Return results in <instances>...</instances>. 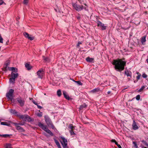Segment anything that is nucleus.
<instances>
[{"label":"nucleus","instance_id":"de8ad7c7","mask_svg":"<svg viewBox=\"0 0 148 148\" xmlns=\"http://www.w3.org/2000/svg\"><path fill=\"white\" fill-rule=\"evenodd\" d=\"M78 0L79 1V3H80L81 4H84L85 6H87L86 4L85 3H84L83 2V1H82V2L80 0Z\"/></svg>","mask_w":148,"mask_h":148},{"label":"nucleus","instance_id":"bb28decb","mask_svg":"<svg viewBox=\"0 0 148 148\" xmlns=\"http://www.w3.org/2000/svg\"><path fill=\"white\" fill-rule=\"evenodd\" d=\"M61 92L60 90H58L57 91V95L58 97H60L61 95Z\"/></svg>","mask_w":148,"mask_h":148},{"label":"nucleus","instance_id":"6e6552de","mask_svg":"<svg viewBox=\"0 0 148 148\" xmlns=\"http://www.w3.org/2000/svg\"><path fill=\"white\" fill-rule=\"evenodd\" d=\"M44 118L45 122L48 126L52 123L51 119L48 116H45Z\"/></svg>","mask_w":148,"mask_h":148},{"label":"nucleus","instance_id":"dca6fc26","mask_svg":"<svg viewBox=\"0 0 148 148\" xmlns=\"http://www.w3.org/2000/svg\"><path fill=\"white\" fill-rule=\"evenodd\" d=\"M25 67L27 69V70H31L32 67L30 65V64L28 63H26L25 64Z\"/></svg>","mask_w":148,"mask_h":148},{"label":"nucleus","instance_id":"f03ea898","mask_svg":"<svg viewBox=\"0 0 148 148\" xmlns=\"http://www.w3.org/2000/svg\"><path fill=\"white\" fill-rule=\"evenodd\" d=\"M101 19L97 16H95L94 21L97 24V26L101 28L102 30H106L107 26L104 25V24L102 23L100 21Z\"/></svg>","mask_w":148,"mask_h":148},{"label":"nucleus","instance_id":"4be33fe9","mask_svg":"<svg viewBox=\"0 0 148 148\" xmlns=\"http://www.w3.org/2000/svg\"><path fill=\"white\" fill-rule=\"evenodd\" d=\"M124 74L126 75L127 77H130V78L132 77L131 75L129 73L128 70H127V71H125Z\"/></svg>","mask_w":148,"mask_h":148},{"label":"nucleus","instance_id":"774afa93","mask_svg":"<svg viewBox=\"0 0 148 148\" xmlns=\"http://www.w3.org/2000/svg\"><path fill=\"white\" fill-rule=\"evenodd\" d=\"M134 82L135 83L136 82V81H134Z\"/></svg>","mask_w":148,"mask_h":148},{"label":"nucleus","instance_id":"a18cd8bd","mask_svg":"<svg viewBox=\"0 0 148 148\" xmlns=\"http://www.w3.org/2000/svg\"><path fill=\"white\" fill-rule=\"evenodd\" d=\"M37 115L39 117H41L42 116V113L40 112L39 113H38L37 114Z\"/></svg>","mask_w":148,"mask_h":148},{"label":"nucleus","instance_id":"37998d69","mask_svg":"<svg viewBox=\"0 0 148 148\" xmlns=\"http://www.w3.org/2000/svg\"><path fill=\"white\" fill-rule=\"evenodd\" d=\"M49 127H51L52 129H54L55 128L54 126L52 123L51 125H50L49 126H48Z\"/></svg>","mask_w":148,"mask_h":148},{"label":"nucleus","instance_id":"aec40b11","mask_svg":"<svg viewBox=\"0 0 148 148\" xmlns=\"http://www.w3.org/2000/svg\"><path fill=\"white\" fill-rule=\"evenodd\" d=\"M25 121H32V119L30 118V117L27 115H26V117L25 118Z\"/></svg>","mask_w":148,"mask_h":148},{"label":"nucleus","instance_id":"9b49d317","mask_svg":"<svg viewBox=\"0 0 148 148\" xmlns=\"http://www.w3.org/2000/svg\"><path fill=\"white\" fill-rule=\"evenodd\" d=\"M38 125L40 127L45 131V130H46L47 129V125H43V124L42 123L40 122L38 123Z\"/></svg>","mask_w":148,"mask_h":148},{"label":"nucleus","instance_id":"4d7b16f0","mask_svg":"<svg viewBox=\"0 0 148 148\" xmlns=\"http://www.w3.org/2000/svg\"><path fill=\"white\" fill-rule=\"evenodd\" d=\"M119 148H122L121 147L120 145H118V146H117Z\"/></svg>","mask_w":148,"mask_h":148},{"label":"nucleus","instance_id":"4c0bfd02","mask_svg":"<svg viewBox=\"0 0 148 148\" xmlns=\"http://www.w3.org/2000/svg\"><path fill=\"white\" fill-rule=\"evenodd\" d=\"M54 139V141L57 145H58L60 144L59 142L58 141V140H57L56 139Z\"/></svg>","mask_w":148,"mask_h":148},{"label":"nucleus","instance_id":"58836bf2","mask_svg":"<svg viewBox=\"0 0 148 148\" xmlns=\"http://www.w3.org/2000/svg\"><path fill=\"white\" fill-rule=\"evenodd\" d=\"M10 63L9 61L8 60L6 62L4 65L8 66L10 64Z\"/></svg>","mask_w":148,"mask_h":148},{"label":"nucleus","instance_id":"e433bc0d","mask_svg":"<svg viewBox=\"0 0 148 148\" xmlns=\"http://www.w3.org/2000/svg\"><path fill=\"white\" fill-rule=\"evenodd\" d=\"M75 82L77 83L79 85H82V84L81 82L79 81H75Z\"/></svg>","mask_w":148,"mask_h":148},{"label":"nucleus","instance_id":"c03bdc74","mask_svg":"<svg viewBox=\"0 0 148 148\" xmlns=\"http://www.w3.org/2000/svg\"><path fill=\"white\" fill-rule=\"evenodd\" d=\"M29 0H24L23 3L25 4H27L28 3Z\"/></svg>","mask_w":148,"mask_h":148},{"label":"nucleus","instance_id":"ddd939ff","mask_svg":"<svg viewBox=\"0 0 148 148\" xmlns=\"http://www.w3.org/2000/svg\"><path fill=\"white\" fill-rule=\"evenodd\" d=\"M63 94L64 95V97L67 99L69 100L71 99L70 98L69 96L66 94V92L65 91H63Z\"/></svg>","mask_w":148,"mask_h":148},{"label":"nucleus","instance_id":"bf43d9fd","mask_svg":"<svg viewBox=\"0 0 148 148\" xmlns=\"http://www.w3.org/2000/svg\"><path fill=\"white\" fill-rule=\"evenodd\" d=\"M77 43L78 44H79V45L80 44H82V42H78Z\"/></svg>","mask_w":148,"mask_h":148},{"label":"nucleus","instance_id":"ea45409f","mask_svg":"<svg viewBox=\"0 0 148 148\" xmlns=\"http://www.w3.org/2000/svg\"><path fill=\"white\" fill-rule=\"evenodd\" d=\"M140 95H138L136 96V99L137 100H139L140 98Z\"/></svg>","mask_w":148,"mask_h":148},{"label":"nucleus","instance_id":"b1692460","mask_svg":"<svg viewBox=\"0 0 148 148\" xmlns=\"http://www.w3.org/2000/svg\"><path fill=\"white\" fill-rule=\"evenodd\" d=\"M26 115H21L19 116L20 118L22 119L23 121L25 120V117Z\"/></svg>","mask_w":148,"mask_h":148},{"label":"nucleus","instance_id":"4468645a","mask_svg":"<svg viewBox=\"0 0 148 148\" xmlns=\"http://www.w3.org/2000/svg\"><path fill=\"white\" fill-rule=\"evenodd\" d=\"M16 127V129L19 131L20 132H24L25 131V130L23 129V128L20 127L19 125L18 126H15Z\"/></svg>","mask_w":148,"mask_h":148},{"label":"nucleus","instance_id":"5fc2aeb1","mask_svg":"<svg viewBox=\"0 0 148 148\" xmlns=\"http://www.w3.org/2000/svg\"><path fill=\"white\" fill-rule=\"evenodd\" d=\"M57 147H58V148H62L60 144L58 145H57Z\"/></svg>","mask_w":148,"mask_h":148},{"label":"nucleus","instance_id":"603ef678","mask_svg":"<svg viewBox=\"0 0 148 148\" xmlns=\"http://www.w3.org/2000/svg\"><path fill=\"white\" fill-rule=\"evenodd\" d=\"M116 141L114 139H112L111 140V142L115 143Z\"/></svg>","mask_w":148,"mask_h":148},{"label":"nucleus","instance_id":"393cba45","mask_svg":"<svg viewBox=\"0 0 148 148\" xmlns=\"http://www.w3.org/2000/svg\"><path fill=\"white\" fill-rule=\"evenodd\" d=\"M86 60L88 62H92V58H90L89 57L87 58Z\"/></svg>","mask_w":148,"mask_h":148},{"label":"nucleus","instance_id":"a878e982","mask_svg":"<svg viewBox=\"0 0 148 148\" xmlns=\"http://www.w3.org/2000/svg\"><path fill=\"white\" fill-rule=\"evenodd\" d=\"M146 41V36H144L142 38L141 42L142 44H143V42H145Z\"/></svg>","mask_w":148,"mask_h":148},{"label":"nucleus","instance_id":"c756f323","mask_svg":"<svg viewBox=\"0 0 148 148\" xmlns=\"http://www.w3.org/2000/svg\"><path fill=\"white\" fill-rule=\"evenodd\" d=\"M10 112L11 113L13 114H15L17 113L16 111L14 110L11 109Z\"/></svg>","mask_w":148,"mask_h":148},{"label":"nucleus","instance_id":"0eeeda50","mask_svg":"<svg viewBox=\"0 0 148 148\" xmlns=\"http://www.w3.org/2000/svg\"><path fill=\"white\" fill-rule=\"evenodd\" d=\"M14 92V90L12 89L9 90L8 92L6 94V97L8 99L12 100V95Z\"/></svg>","mask_w":148,"mask_h":148},{"label":"nucleus","instance_id":"5701e85b","mask_svg":"<svg viewBox=\"0 0 148 148\" xmlns=\"http://www.w3.org/2000/svg\"><path fill=\"white\" fill-rule=\"evenodd\" d=\"M1 125H7L8 126H9L10 125V124L6 122H1Z\"/></svg>","mask_w":148,"mask_h":148},{"label":"nucleus","instance_id":"72a5a7b5","mask_svg":"<svg viewBox=\"0 0 148 148\" xmlns=\"http://www.w3.org/2000/svg\"><path fill=\"white\" fill-rule=\"evenodd\" d=\"M5 148H12L10 144H7L5 145Z\"/></svg>","mask_w":148,"mask_h":148},{"label":"nucleus","instance_id":"423d86ee","mask_svg":"<svg viewBox=\"0 0 148 148\" xmlns=\"http://www.w3.org/2000/svg\"><path fill=\"white\" fill-rule=\"evenodd\" d=\"M16 100L18 104L21 107L23 106L25 104V99L20 96H19L16 99Z\"/></svg>","mask_w":148,"mask_h":148},{"label":"nucleus","instance_id":"052dcab7","mask_svg":"<svg viewBox=\"0 0 148 148\" xmlns=\"http://www.w3.org/2000/svg\"><path fill=\"white\" fill-rule=\"evenodd\" d=\"M79 44H78L77 43V47H79Z\"/></svg>","mask_w":148,"mask_h":148},{"label":"nucleus","instance_id":"cd10ccee","mask_svg":"<svg viewBox=\"0 0 148 148\" xmlns=\"http://www.w3.org/2000/svg\"><path fill=\"white\" fill-rule=\"evenodd\" d=\"M25 123H14V124L15 126H18V125H23Z\"/></svg>","mask_w":148,"mask_h":148},{"label":"nucleus","instance_id":"1a4fd4ad","mask_svg":"<svg viewBox=\"0 0 148 148\" xmlns=\"http://www.w3.org/2000/svg\"><path fill=\"white\" fill-rule=\"evenodd\" d=\"M44 74V72L42 70H39L37 72V74L38 76V77L39 78L42 79Z\"/></svg>","mask_w":148,"mask_h":148},{"label":"nucleus","instance_id":"c85d7f7f","mask_svg":"<svg viewBox=\"0 0 148 148\" xmlns=\"http://www.w3.org/2000/svg\"><path fill=\"white\" fill-rule=\"evenodd\" d=\"M69 128L70 129H71V130H73L75 129V127L73 126L72 124H70L69 125Z\"/></svg>","mask_w":148,"mask_h":148},{"label":"nucleus","instance_id":"49530a36","mask_svg":"<svg viewBox=\"0 0 148 148\" xmlns=\"http://www.w3.org/2000/svg\"><path fill=\"white\" fill-rule=\"evenodd\" d=\"M142 77L144 78H146L147 77V75L145 73H144L142 75Z\"/></svg>","mask_w":148,"mask_h":148},{"label":"nucleus","instance_id":"0e129e2a","mask_svg":"<svg viewBox=\"0 0 148 148\" xmlns=\"http://www.w3.org/2000/svg\"><path fill=\"white\" fill-rule=\"evenodd\" d=\"M142 147L143 148H147V147H144V146Z\"/></svg>","mask_w":148,"mask_h":148},{"label":"nucleus","instance_id":"2f4dec72","mask_svg":"<svg viewBox=\"0 0 148 148\" xmlns=\"http://www.w3.org/2000/svg\"><path fill=\"white\" fill-rule=\"evenodd\" d=\"M136 73L138 74V75L136 77L138 81L140 79V77L141 76V74L138 72H137Z\"/></svg>","mask_w":148,"mask_h":148},{"label":"nucleus","instance_id":"a19ab883","mask_svg":"<svg viewBox=\"0 0 148 148\" xmlns=\"http://www.w3.org/2000/svg\"><path fill=\"white\" fill-rule=\"evenodd\" d=\"M70 133L71 135H75V134L73 130H70Z\"/></svg>","mask_w":148,"mask_h":148},{"label":"nucleus","instance_id":"09e8293b","mask_svg":"<svg viewBox=\"0 0 148 148\" xmlns=\"http://www.w3.org/2000/svg\"><path fill=\"white\" fill-rule=\"evenodd\" d=\"M77 18L79 20H80L81 18V16L79 14L77 16H76Z\"/></svg>","mask_w":148,"mask_h":148},{"label":"nucleus","instance_id":"20e7f679","mask_svg":"<svg viewBox=\"0 0 148 148\" xmlns=\"http://www.w3.org/2000/svg\"><path fill=\"white\" fill-rule=\"evenodd\" d=\"M72 5L74 9L78 11H80L84 8L86 9V7H84L82 5H78L77 3H72Z\"/></svg>","mask_w":148,"mask_h":148},{"label":"nucleus","instance_id":"473e14b6","mask_svg":"<svg viewBox=\"0 0 148 148\" xmlns=\"http://www.w3.org/2000/svg\"><path fill=\"white\" fill-rule=\"evenodd\" d=\"M133 143L134 145V148H137L138 147L136 142L133 141Z\"/></svg>","mask_w":148,"mask_h":148},{"label":"nucleus","instance_id":"3c124183","mask_svg":"<svg viewBox=\"0 0 148 148\" xmlns=\"http://www.w3.org/2000/svg\"><path fill=\"white\" fill-rule=\"evenodd\" d=\"M37 107L38 108H39L40 109H42V107L39 105H37Z\"/></svg>","mask_w":148,"mask_h":148},{"label":"nucleus","instance_id":"13d9d810","mask_svg":"<svg viewBox=\"0 0 148 148\" xmlns=\"http://www.w3.org/2000/svg\"><path fill=\"white\" fill-rule=\"evenodd\" d=\"M111 92L110 91H108V92H107V93L108 94H109Z\"/></svg>","mask_w":148,"mask_h":148},{"label":"nucleus","instance_id":"9d476101","mask_svg":"<svg viewBox=\"0 0 148 148\" xmlns=\"http://www.w3.org/2000/svg\"><path fill=\"white\" fill-rule=\"evenodd\" d=\"M24 35L25 36L26 38H28L30 40H32L34 39V38L32 36H30L29 34L27 32H24L23 33Z\"/></svg>","mask_w":148,"mask_h":148},{"label":"nucleus","instance_id":"864d4df0","mask_svg":"<svg viewBox=\"0 0 148 148\" xmlns=\"http://www.w3.org/2000/svg\"><path fill=\"white\" fill-rule=\"evenodd\" d=\"M33 102L34 104L35 105H37L38 104L35 101H33Z\"/></svg>","mask_w":148,"mask_h":148},{"label":"nucleus","instance_id":"e2e57ef3","mask_svg":"<svg viewBox=\"0 0 148 148\" xmlns=\"http://www.w3.org/2000/svg\"><path fill=\"white\" fill-rule=\"evenodd\" d=\"M146 61H147V62L148 63V59H147L146 60Z\"/></svg>","mask_w":148,"mask_h":148},{"label":"nucleus","instance_id":"f3484780","mask_svg":"<svg viewBox=\"0 0 148 148\" xmlns=\"http://www.w3.org/2000/svg\"><path fill=\"white\" fill-rule=\"evenodd\" d=\"M12 136V134H0V137H3L4 138H7V137H9L10 138V136Z\"/></svg>","mask_w":148,"mask_h":148},{"label":"nucleus","instance_id":"680f3d73","mask_svg":"<svg viewBox=\"0 0 148 148\" xmlns=\"http://www.w3.org/2000/svg\"><path fill=\"white\" fill-rule=\"evenodd\" d=\"M71 80H72L74 82H75V81H75V80H74L73 79H71Z\"/></svg>","mask_w":148,"mask_h":148},{"label":"nucleus","instance_id":"2eb2a0df","mask_svg":"<svg viewBox=\"0 0 148 148\" xmlns=\"http://www.w3.org/2000/svg\"><path fill=\"white\" fill-rule=\"evenodd\" d=\"M87 106V105L85 103H84L83 105H81L79 108V111L83 110L84 108H85Z\"/></svg>","mask_w":148,"mask_h":148},{"label":"nucleus","instance_id":"f257e3e1","mask_svg":"<svg viewBox=\"0 0 148 148\" xmlns=\"http://www.w3.org/2000/svg\"><path fill=\"white\" fill-rule=\"evenodd\" d=\"M125 58L114 60L112 64L114 65L115 69L118 71L121 72L124 70L126 66V62L124 61Z\"/></svg>","mask_w":148,"mask_h":148},{"label":"nucleus","instance_id":"f8f14e48","mask_svg":"<svg viewBox=\"0 0 148 148\" xmlns=\"http://www.w3.org/2000/svg\"><path fill=\"white\" fill-rule=\"evenodd\" d=\"M132 127L133 129L134 130H136L138 129V127L136 123L134 120L133 121Z\"/></svg>","mask_w":148,"mask_h":148},{"label":"nucleus","instance_id":"8fccbe9b","mask_svg":"<svg viewBox=\"0 0 148 148\" xmlns=\"http://www.w3.org/2000/svg\"><path fill=\"white\" fill-rule=\"evenodd\" d=\"M4 3L3 1L2 0H0V5H1L3 4V3Z\"/></svg>","mask_w":148,"mask_h":148},{"label":"nucleus","instance_id":"338daca9","mask_svg":"<svg viewBox=\"0 0 148 148\" xmlns=\"http://www.w3.org/2000/svg\"><path fill=\"white\" fill-rule=\"evenodd\" d=\"M128 79L129 80H130V79L129 78H128Z\"/></svg>","mask_w":148,"mask_h":148},{"label":"nucleus","instance_id":"7ed1b4c3","mask_svg":"<svg viewBox=\"0 0 148 148\" xmlns=\"http://www.w3.org/2000/svg\"><path fill=\"white\" fill-rule=\"evenodd\" d=\"M18 75L17 73H16L12 72L11 74V77L9 79V82L10 83L14 84L15 83V78L17 77Z\"/></svg>","mask_w":148,"mask_h":148},{"label":"nucleus","instance_id":"7c9ffc66","mask_svg":"<svg viewBox=\"0 0 148 148\" xmlns=\"http://www.w3.org/2000/svg\"><path fill=\"white\" fill-rule=\"evenodd\" d=\"M3 69V70L4 71H7L8 70V66L4 65Z\"/></svg>","mask_w":148,"mask_h":148},{"label":"nucleus","instance_id":"6e6d98bb","mask_svg":"<svg viewBox=\"0 0 148 148\" xmlns=\"http://www.w3.org/2000/svg\"><path fill=\"white\" fill-rule=\"evenodd\" d=\"M115 144L117 146H118V145H119L118 143L116 141V142H115Z\"/></svg>","mask_w":148,"mask_h":148},{"label":"nucleus","instance_id":"f704fd0d","mask_svg":"<svg viewBox=\"0 0 148 148\" xmlns=\"http://www.w3.org/2000/svg\"><path fill=\"white\" fill-rule=\"evenodd\" d=\"M145 86H142L141 88L139 89L138 91L139 92H141L143 91V90L145 88Z\"/></svg>","mask_w":148,"mask_h":148},{"label":"nucleus","instance_id":"412c9836","mask_svg":"<svg viewBox=\"0 0 148 148\" xmlns=\"http://www.w3.org/2000/svg\"><path fill=\"white\" fill-rule=\"evenodd\" d=\"M100 88L98 87L97 88L93 89V93L98 92H100Z\"/></svg>","mask_w":148,"mask_h":148},{"label":"nucleus","instance_id":"79ce46f5","mask_svg":"<svg viewBox=\"0 0 148 148\" xmlns=\"http://www.w3.org/2000/svg\"><path fill=\"white\" fill-rule=\"evenodd\" d=\"M0 42L2 43L3 42V38L1 37V35L0 34Z\"/></svg>","mask_w":148,"mask_h":148},{"label":"nucleus","instance_id":"69168bd1","mask_svg":"<svg viewBox=\"0 0 148 148\" xmlns=\"http://www.w3.org/2000/svg\"><path fill=\"white\" fill-rule=\"evenodd\" d=\"M6 45H8V42H6Z\"/></svg>","mask_w":148,"mask_h":148},{"label":"nucleus","instance_id":"a211bd4d","mask_svg":"<svg viewBox=\"0 0 148 148\" xmlns=\"http://www.w3.org/2000/svg\"><path fill=\"white\" fill-rule=\"evenodd\" d=\"M10 69H9L10 70H11L12 71V72H13L14 73V72H17L18 71V70L17 69L14 67H12L10 68Z\"/></svg>","mask_w":148,"mask_h":148},{"label":"nucleus","instance_id":"6ab92c4d","mask_svg":"<svg viewBox=\"0 0 148 148\" xmlns=\"http://www.w3.org/2000/svg\"><path fill=\"white\" fill-rule=\"evenodd\" d=\"M45 131L51 136H53V134L48 128H47L46 130H45Z\"/></svg>","mask_w":148,"mask_h":148},{"label":"nucleus","instance_id":"39448f33","mask_svg":"<svg viewBox=\"0 0 148 148\" xmlns=\"http://www.w3.org/2000/svg\"><path fill=\"white\" fill-rule=\"evenodd\" d=\"M60 139L62 140V141L60 140V141L63 148H69V147L67 146V141L66 139L64 137L61 136L60 137Z\"/></svg>","mask_w":148,"mask_h":148},{"label":"nucleus","instance_id":"c9c22d12","mask_svg":"<svg viewBox=\"0 0 148 148\" xmlns=\"http://www.w3.org/2000/svg\"><path fill=\"white\" fill-rule=\"evenodd\" d=\"M43 59L46 61H48L49 60V59L48 57H45L44 56H43Z\"/></svg>","mask_w":148,"mask_h":148}]
</instances>
